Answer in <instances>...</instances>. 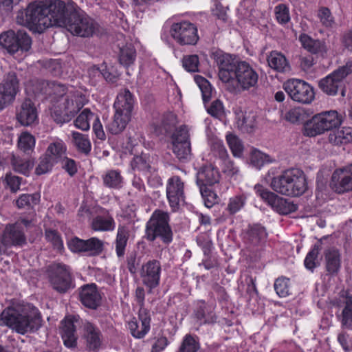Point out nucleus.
Wrapping results in <instances>:
<instances>
[{"instance_id":"f257e3e1","label":"nucleus","mask_w":352,"mask_h":352,"mask_svg":"<svg viewBox=\"0 0 352 352\" xmlns=\"http://www.w3.org/2000/svg\"><path fill=\"white\" fill-rule=\"evenodd\" d=\"M42 325V317L34 307H8L0 314V326H7L19 334L34 333Z\"/></svg>"},{"instance_id":"f03ea898","label":"nucleus","mask_w":352,"mask_h":352,"mask_svg":"<svg viewBox=\"0 0 352 352\" xmlns=\"http://www.w3.org/2000/svg\"><path fill=\"white\" fill-rule=\"evenodd\" d=\"M270 186L279 194L299 197L307 190L306 175L300 168H289L274 177L271 180Z\"/></svg>"},{"instance_id":"7ed1b4c3","label":"nucleus","mask_w":352,"mask_h":352,"mask_svg":"<svg viewBox=\"0 0 352 352\" xmlns=\"http://www.w3.org/2000/svg\"><path fill=\"white\" fill-rule=\"evenodd\" d=\"M16 19L19 24L40 33L51 27L47 5L43 3H30L26 9L18 12Z\"/></svg>"},{"instance_id":"20e7f679","label":"nucleus","mask_w":352,"mask_h":352,"mask_svg":"<svg viewBox=\"0 0 352 352\" xmlns=\"http://www.w3.org/2000/svg\"><path fill=\"white\" fill-rule=\"evenodd\" d=\"M168 212L155 210L146 222L144 238L151 242L159 239L166 245L170 244L173 238V233L169 225Z\"/></svg>"},{"instance_id":"39448f33","label":"nucleus","mask_w":352,"mask_h":352,"mask_svg":"<svg viewBox=\"0 0 352 352\" xmlns=\"http://www.w3.org/2000/svg\"><path fill=\"white\" fill-rule=\"evenodd\" d=\"M267 237L265 228L259 224L249 226L247 229L244 235V254L251 262H257L264 256Z\"/></svg>"},{"instance_id":"423d86ee","label":"nucleus","mask_w":352,"mask_h":352,"mask_svg":"<svg viewBox=\"0 0 352 352\" xmlns=\"http://www.w3.org/2000/svg\"><path fill=\"white\" fill-rule=\"evenodd\" d=\"M352 73V58L344 65L339 67L332 73L318 81V87L328 96H335L338 93L345 96V78Z\"/></svg>"},{"instance_id":"0eeeda50","label":"nucleus","mask_w":352,"mask_h":352,"mask_svg":"<svg viewBox=\"0 0 352 352\" xmlns=\"http://www.w3.org/2000/svg\"><path fill=\"white\" fill-rule=\"evenodd\" d=\"M32 213L30 217H21L13 224L6 226L1 239L5 247L19 246L27 243L25 232L34 226Z\"/></svg>"},{"instance_id":"6e6552de","label":"nucleus","mask_w":352,"mask_h":352,"mask_svg":"<svg viewBox=\"0 0 352 352\" xmlns=\"http://www.w3.org/2000/svg\"><path fill=\"white\" fill-rule=\"evenodd\" d=\"M99 25L87 15L78 6L65 26L73 35L80 37H91L99 32Z\"/></svg>"},{"instance_id":"1a4fd4ad","label":"nucleus","mask_w":352,"mask_h":352,"mask_svg":"<svg viewBox=\"0 0 352 352\" xmlns=\"http://www.w3.org/2000/svg\"><path fill=\"white\" fill-rule=\"evenodd\" d=\"M32 43V38L23 30H9L0 34V45L11 54L28 52Z\"/></svg>"},{"instance_id":"9d476101","label":"nucleus","mask_w":352,"mask_h":352,"mask_svg":"<svg viewBox=\"0 0 352 352\" xmlns=\"http://www.w3.org/2000/svg\"><path fill=\"white\" fill-rule=\"evenodd\" d=\"M78 6L72 0H53L47 5L52 26L65 28Z\"/></svg>"},{"instance_id":"9b49d317","label":"nucleus","mask_w":352,"mask_h":352,"mask_svg":"<svg viewBox=\"0 0 352 352\" xmlns=\"http://www.w3.org/2000/svg\"><path fill=\"white\" fill-rule=\"evenodd\" d=\"M232 80L236 82L237 87L230 89V91H249L252 88L257 87L258 74L257 72L246 61H241L234 72Z\"/></svg>"},{"instance_id":"f8f14e48","label":"nucleus","mask_w":352,"mask_h":352,"mask_svg":"<svg viewBox=\"0 0 352 352\" xmlns=\"http://www.w3.org/2000/svg\"><path fill=\"white\" fill-rule=\"evenodd\" d=\"M210 58L214 60L219 69V78L223 82H229L232 79V74L236 69L239 60L234 54H228L220 49H213Z\"/></svg>"},{"instance_id":"ddd939ff","label":"nucleus","mask_w":352,"mask_h":352,"mask_svg":"<svg viewBox=\"0 0 352 352\" xmlns=\"http://www.w3.org/2000/svg\"><path fill=\"white\" fill-rule=\"evenodd\" d=\"M283 88L292 100L299 103L309 104L315 97L314 87L302 80L289 79L283 83Z\"/></svg>"},{"instance_id":"4468645a","label":"nucleus","mask_w":352,"mask_h":352,"mask_svg":"<svg viewBox=\"0 0 352 352\" xmlns=\"http://www.w3.org/2000/svg\"><path fill=\"white\" fill-rule=\"evenodd\" d=\"M47 275L53 289L60 293H65L73 287L69 269L64 264L52 263L47 268Z\"/></svg>"},{"instance_id":"2eb2a0df","label":"nucleus","mask_w":352,"mask_h":352,"mask_svg":"<svg viewBox=\"0 0 352 352\" xmlns=\"http://www.w3.org/2000/svg\"><path fill=\"white\" fill-rule=\"evenodd\" d=\"M256 193L270 205L275 211L281 214H287L298 209L296 204L270 191L261 184L254 186Z\"/></svg>"},{"instance_id":"dca6fc26","label":"nucleus","mask_w":352,"mask_h":352,"mask_svg":"<svg viewBox=\"0 0 352 352\" xmlns=\"http://www.w3.org/2000/svg\"><path fill=\"white\" fill-rule=\"evenodd\" d=\"M170 33L172 38L181 45H195L199 39L197 26L188 21L173 23Z\"/></svg>"},{"instance_id":"f3484780","label":"nucleus","mask_w":352,"mask_h":352,"mask_svg":"<svg viewBox=\"0 0 352 352\" xmlns=\"http://www.w3.org/2000/svg\"><path fill=\"white\" fill-rule=\"evenodd\" d=\"M81 320L79 316L69 315L60 322L59 333L66 347L69 349L76 348L78 338L76 325L81 324Z\"/></svg>"},{"instance_id":"a211bd4d","label":"nucleus","mask_w":352,"mask_h":352,"mask_svg":"<svg viewBox=\"0 0 352 352\" xmlns=\"http://www.w3.org/2000/svg\"><path fill=\"white\" fill-rule=\"evenodd\" d=\"M161 272V263L155 259L149 260L142 265L140 275L148 293H152L153 289L159 286Z\"/></svg>"},{"instance_id":"6ab92c4d","label":"nucleus","mask_w":352,"mask_h":352,"mask_svg":"<svg viewBox=\"0 0 352 352\" xmlns=\"http://www.w3.org/2000/svg\"><path fill=\"white\" fill-rule=\"evenodd\" d=\"M68 247L73 252H84L87 256H95L102 252L104 243L96 237L83 240L75 236L68 241Z\"/></svg>"},{"instance_id":"aec40b11","label":"nucleus","mask_w":352,"mask_h":352,"mask_svg":"<svg viewBox=\"0 0 352 352\" xmlns=\"http://www.w3.org/2000/svg\"><path fill=\"white\" fill-rule=\"evenodd\" d=\"M81 327L86 350L89 352H98L103 344V336L100 329L86 320H81Z\"/></svg>"},{"instance_id":"412c9836","label":"nucleus","mask_w":352,"mask_h":352,"mask_svg":"<svg viewBox=\"0 0 352 352\" xmlns=\"http://www.w3.org/2000/svg\"><path fill=\"white\" fill-rule=\"evenodd\" d=\"M166 197L174 212L179 209L181 204L185 203L184 184L179 176L175 175L168 179Z\"/></svg>"},{"instance_id":"4be33fe9","label":"nucleus","mask_w":352,"mask_h":352,"mask_svg":"<svg viewBox=\"0 0 352 352\" xmlns=\"http://www.w3.org/2000/svg\"><path fill=\"white\" fill-rule=\"evenodd\" d=\"M330 186L338 194L352 190V164L336 170L331 176Z\"/></svg>"},{"instance_id":"5701e85b","label":"nucleus","mask_w":352,"mask_h":352,"mask_svg":"<svg viewBox=\"0 0 352 352\" xmlns=\"http://www.w3.org/2000/svg\"><path fill=\"white\" fill-rule=\"evenodd\" d=\"M220 173L212 164L202 166L197 173V184L201 193H206V189L219 182Z\"/></svg>"},{"instance_id":"b1692460","label":"nucleus","mask_w":352,"mask_h":352,"mask_svg":"<svg viewBox=\"0 0 352 352\" xmlns=\"http://www.w3.org/2000/svg\"><path fill=\"white\" fill-rule=\"evenodd\" d=\"M81 303L91 309H96L101 305L102 296L95 283L84 285L79 290Z\"/></svg>"},{"instance_id":"393cba45","label":"nucleus","mask_w":352,"mask_h":352,"mask_svg":"<svg viewBox=\"0 0 352 352\" xmlns=\"http://www.w3.org/2000/svg\"><path fill=\"white\" fill-rule=\"evenodd\" d=\"M16 119L23 126H30L37 122V110L30 99L27 98L22 102L17 111Z\"/></svg>"},{"instance_id":"a878e982","label":"nucleus","mask_w":352,"mask_h":352,"mask_svg":"<svg viewBox=\"0 0 352 352\" xmlns=\"http://www.w3.org/2000/svg\"><path fill=\"white\" fill-rule=\"evenodd\" d=\"M134 106L133 94L128 89L121 90L118 94L113 107L116 112L131 118V113Z\"/></svg>"},{"instance_id":"bb28decb","label":"nucleus","mask_w":352,"mask_h":352,"mask_svg":"<svg viewBox=\"0 0 352 352\" xmlns=\"http://www.w3.org/2000/svg\"><path fill=\"white\" fill-rule=\"evenodd\" d=\"M299 41L302 47L311 54L324 56L328 48L324 40L314 39L309 35L302 33L299 36Z\"/></svg>"},{"instance_id":"cd10ccee","label":"nucleus","mask_w":352,"mask_h":352,"mask_svg":"<svg viewBox=\"0 0 352 352\" xmlns=\"http://www.w3.org/2000/svg\"><path fill=\"white\" fill-rule=\"evenodd\" d=\"M0 91L11 101L14 102L19 91V80L15 72L7 73L0 83Z\"/></svg>"},{"instance_id":"c85d7f7f","label":"nucleus","mask_w":352,"mask_h":352,"mask_svg":"<svg viewBox=\"0 0 352 352\" xmlns=\"http://www.w3.org/2000/svg\"><path fill=\"white\" fill-rule=\"evenodd\" d=\"M139 319L141 321V330H138V324L137 321H131L129 323V329L132 336L136 338H142L150 329L151 316L149 311L144 307V305L140 307L138 313Z\"/></svg>"},{"instance_id":"c756f323","label":"nucleus","mask_w":352,"mask_h":352,"mask_svg":"<svg viewBox=\"0 0 352 352\" xmlns=\"http://www.w3.org/2000/svg\"><path fill=\"white\" fill-rule=\"evenodd\" d=\"M177 116L172 112H167L162 116L160 122L153 124L154 133L160 136H168L176 129Z\"/></svg>"},{"instance_id":"7c9ffc66","label":"nucleus","mask_w":352,"mask_h":352,"mask_svg":"<svg viewBox=\"0 0 352 352\" xmlns=\"http://www.w3.org/2000/svg\"><path fill=\"white\" fill-rule=\"evenodd\" d=\"M65 111L67 113V118L71 121L78 112L83 107V98L82 96L67 95L59 101Z\"/></svg>"},{"instance_id":"2f4dec72","label":"nucleus","mask_w":352,"mask_h":352,"mask_svg":"<svg viewBox=\"0 0 352 352\" xmlns=\"http://www.w3.org/2000/svg\"><path fill=\"white\" fill-rule=\"evenodd\" d=\"M214 309V307L212 305L207 304L204 300H200L197 301L195 316L198 320L204 324L214 323L217 320Z\"/></svg>"},{"instance_id":"473e14b6","label":"nucleus","mask_w":352,"mask_h":352,"mask_svg":"<svg viewBox=\"0 0 352 352\" xmlns=\"http://www.w3.org/2000/svg\"><path fill=\"white\" fill-rule=\"evenodd\" d=\"M325 267L329 274H336L338 272L340 265V254L336 248H329L324 251Z\"/></svg>"},{"instance_id":"72a5a7b5","label":"nucleus","mask_w":352,"mask_h":352,"mask_svg":"<svg viewBox=\"0 0 352 352\" xmlns=\"http://www.w3.org/2000/svg\"><path fill=\"white\" fill-rule=\"evenodd\" d=\"M327 131L320 113L314 116L311 119L306 121L304 125V135L315 137Z\"/></svg>"},{"instance_id":"f704fd0d","label":"nucleus","mask_w":352,"mask_h":352,"mask_svg":"<svg viewBox=\"0 0 352 352\" xmlns=\"http://www.w3.org/2000/svg\"><path fill=\"white\" fill-rule=\"evenodd\" d=\"M45 153L58 164L66 156L67 146L62 140L56 139L49 144Z\"/></svg>"},{"instance_id":"c9c22d12","label":"nucleus","mask_w":352,"mask_h":352,"mask_svg":"<svg viewBox=\"0 0 352 352\" xmlns=\"http://www.w3.org/2000/svg\"><path fill=\"white\" fill-rule=\"evenodd\" d=\"M267 60L269 66L278 72L284 73L290 69L289 62L281 52L272 51Z\"/></svg>"},{"instance_id":"e433bc0d","label":"nucleus","mask_w":352,"mask_h":352,"mask_svg":"<svg viewBox=\"0 0 352 352\" xmlns=\"http://www.w3.org/2000/svg\"><path fill=\"white\" fill-rule=\"evenodd\" d=\"M328 139L334 145L352 143V128L343 127L342 129L333 131L329 133Z\"/></svg>"},{"instance_id":"4c0bfd02","label":"nucleus","mask_w":352,"mask_h":352,"mask_svg":"<svg viewBox=\"0 0 352 352\" xmlns=\"http://www.w3.org/2000/svg\"><path fill=\"white\" fill-rule=\"evenodd\" d=\"M129 237V232L128 228L124 226H119L115 241L116 252L118 257H124Z\"/></svg>"},{"instance_id":"58836bf2","label":"nucleus","mask_w":352,"mask_h":352,"mask_svg":"<svg viewBox=\"0 0 352 352\" xmlns=\"http://www.w3.org/2000/svg\"><path fill=\"white\" fill-rule=\"evenodd\" d=\"M72 142L77 151L85 155H88L91 150V144L87 135L74 131L72 133Z\"/></svg>"},{"instance_id":"ea45409f","label":"nucleus","mask_w":352,"mask_h":352,"mask_svg":"<svg viewBox=\"0 0 352 352\" xmlns=\"http://www.w3.org/2000/svg\"><path fill=\"white\" fill-rule=\"evenodd\" d=\"M136 58V50L134 46L129 43L120 47L118 60L120 63L127 67L133 64Z\"/></svg>"},{"instance_id":"a19ab883","label":"nucleus","mask_w":352,"mask_h":352,"mask_svg":"<svg viewBox=\"0 0 352 352\" xmlns=\"http://www.w3.org/2000/svg\"><path fill=\"white\" fill-rule=\"evenodd\" d=\"M102 179L104 186L107 188L120 189L123 186V177H122L119 170H108L103 175Z\"/></svg>"},{"instance_id":"79ce46f5","label":"nucleus","mask_w":352,"mask_h":352,"mask_svg":"<svg viewBox=\"0 0 352 352\" xmlns=\"http://www.w3.org/2000/svg\"><path fill=\"white\" fill-rule=\"evenodd\" d=\"M10 163L14 171L23 175H28L34 166V162L32 160L23 159L14 154L11 156Z\"/></svg>"},{"instance_id":"37998d69","label":"nucleus","mask_w":352,"mask_h":352,"mask_svg":"<svg viewBox=\"0 0 352 352\" xmlns=\"http://www.w3.org/2000/svg\"><path fill=\"white\" fill-rule=\"evenodd\" d=\"M172 150L176 157L183 162L188 161L192 156L190 142L172 143Z\"/></svg>"},{"instance_id":"c03bdc74","label":"nucleus","mask_w":352,"mask_h":352,"mask_svg":"<svg viewBox=\"0 0 352 352\" xmlns=\"http://www.w3.org/2000/svg\"><path fill=\"white\" fill-rule=\"evenodd\" d=\"M131 120L129 117L116 112L113 120L108 124L107 129L111 134H119L126 128Z\"/></svg>"},{"instance_id":"a18cd8bd","label":"nucleus","mask_w":352,"mask_h":352,"mask_svg":"<svg viewBox=\"0 0 352 352\" xmlns=\"http://www.w3.org/2000/svg\"><path fill=\"white\" fill-rule=\"evenodd\" d=\"M256 115L253 112H245L242 118H239L237 124L239 129L248 133H252L256 126Z\"/></svg>"},{"instance_id":"49530a36","label":"nucleus","mask_w":352,"mask_h":352,"mask_svg":"<svg viewBox=\"0 0 352 352\" xmlns=\"http://www.w3.org/2000/svg\"><path fill=\"white\" fill-rule=\"evenodd\" d=\"M93 230L96 231L113 230L115 227V222L112 217L97 216L91 223Z\"/></svg>"},{"instance_id":"de8ad7c7","label":"nucleus","mask_w":352,"mask_h":352,"mask_svg":"<svg viewBox=\"0 0 352 352\" xmlns=\"http://www.w3.org/2000/svg\"><path fill=\"white\" fill-rule=\"evenodd\" d=\"M41 199V195L38 192L33 194H22L16 200V205L19 208L25 207L33 208L34 206L38 204Z\"/></svg>"},{"instance_id":"09e8293b","label":"nucleus","mask_w":352,"mask_h":352,"mask_svg":"<svg viewBox=\"0 0 352 352\" xmlns=\"http://www.w3.org/2000/svg\"><path fill=\"white\" fill-rule=\"evenodd\" d=\"M327 131H331L341 124V118L336 111H322L320 113Z\"/></svg>"},{"instance_id":"8fccbe9b","label":"nucleus","mask_w":352,"mask_h":352,"mask_svg":"<svg viewBox=\"0 0 352 352\" xmlns=\"http://www.w3.org/2000/svg\"><path fill=\"white\" fill-rule=\"evenodd\" d=\"M96 116L90 109H85L74 120V125L79 129L87 131L90 128L89 121L94 120Z\"/></svg>"},{"instance_id":"3c124183","label":"nucleus","mask_w":352,"mask_h":352,"mask_svg":"<svg viewBox=\"0 0 352 352\" xmlns=\"http://www.w3.org/2000/svg\"><path fill=\"white\" fill-rule=\"evenodd\" d=\"M35 146V138L29 133H23L20 135L18 141L19 148L27 154L33 152Z\"/></svg>"},{"instance_id":"603ef678","label":"nucleus","mask_w":352,"mask_h":352,"mask_svg":"<svg viewBox=\"0 0 352 352\" xmlns=\"http://www.w3.org/2000/svg\"><path fill=\"white\" fill-rule=\"evenodd\" d=\"M131 166L133 170L148 171L151 168L148 155L142 153L140 155L134 156L131 161Z\"/></svg>"},{"instance_id":"864d4df0","label":"nucleus","mask_w":352,"mask_h":352,"mask_svg":"<svg viewBox=\"0 0 352 352\" xmlns=\"http://www.w3.org/2000/svg\"><path fill=\"white\" fill-rule=\"evenodd\" d=\"M309 113L302 107H295L290 109L285 115V119L292 123H299L306 120Z\"/></svg>"},{"instance_id":"5fc2aeb1","label":"nucleus","mask_w":352,"mask_h":352,"mask_svg":"<svg viewBox=\"0 0 352 352\" xmlns=\"http://www.w3.org/2000/svg\"><path fill=\"white\" fill-rule=\"evenodd\" d=\"M274 287L277 295L285 298L291 294L290 280L285 276H280L275 280Z\"/></svg>"},{"instance_id":"6e6d98bb","label":"nucleus","mask_w":352,"mask_h":352,"mask_svg":"<svg viewBox=\"0 0 352 352\" xmlns=\"http://www.w3.org/2000/svg\"><path fill=\"white\" fill-rule=\"evenodd\" d=\"M317 16L321 24L327 28H332L336 24L335 19L327 7H320L318 10Z\"/></svg>"},{"instance_id":"4d7b16f0","label":"nucleus","mask_w":352,"mask_h":352,"mask_svg":"<svg viewBox=\"0 0 352 352\" xmlns=\"http://www.w3.org/2000/svg\"><path fill=\"white\" fill-rule=\"evenodd\" d=\"M195 80L201 91L204 102L206 103L210 100L212 96V87L210 82L198 75L195 76Z\"/></svg>"},{"instance_id":"13d9d810","label":"nucleus","mask_w":352,"mask_h":352,"mask_svg":"<svg viewBox=\"0 0 352 352\" xmlns=\"http://www.w3.org/2000/svg\"><path fill=\"white\" fill-rule=\"evenodd\" d=\"M94 71L101 74L106 81L111 84L116 83L120 79V73L118 72L113 67H107V66H104V67L102 69H100L99 67H94Z\"/></svg>"},{"instance_id":"bf43d9fd","label":"nucleus","mask_w":352,"mask_h":352,"mask_svg":"<svg viewBox=\"0 0 352 352\" xmlns=\"http://www.w3.org/2000/svg\"><path fill=\"white\" fill-rule=\"evenodd\" d=\"M228 146L235 157H241L243 152V145L241 140L235 135L230 133L226 135Z\"/></svg>"},{"instance_id":"052dcab7","label":"nucleus","mask_w":352,"mask_h":352,"mask_svg":"<svg viewBox=\"0 0 352 352\" xmlns=\"http://www.w3.org/2000/svg\"><path fill=\"white\" fill-rule=\"evenodd\" d=\"M41 85L44 88L43 94L46 95H63L65 91V87L56 81H43Z\"/></svg>"},{"instance_id":"680f3d73","label":"nucleus","mask_w":352,"mask_h":352,"mask_svg":"<svg viewBox=\"0 0 352 352\" xmlns=\"http://www.w3.org/2000/svg\"><path fill=\"white\" fill-rule=\"evenodd\" d=\"M321 249V241H318L316 243L313 248L307 254L304 264L307 269L313 271L316 267V260L319 254V251Z\"/></svg>"},{"instance_id":"e2e57ef3","label":"nucleus","mask_w":352,"mask_h":352,"mask_svg":"<svg viewBox=\"0 0 352 352\" xmlns=\"http://www.w3.org/2000/svg\"><path fill=\"white\" fill-rule=\"evenodd\" d=\"M56 163L44 153L39 159V163L35 169V173L38 175L47 173L51 171Z\"/></svg>"},{"instance_id":"0e129e2a","label":"nucleus","mask_w":352,"mask_h":352,"mask_svg":"<svg viewBox=\"0 0 352 352\" xmlns=\"http://www.w3.org/2000/svg\"><path fill=\"white\" fill-rule=\"evenodd\" d=\"M45 236L46 240L52 244L54 249L59 251L63 249V242L58 231L52 229H46Z\"/></svg>"},{"instance_id":"69168bd1","label":"nucleus","mask_w":352,"mask_h":352,"mask_svg":"<svg viewBox=\"0 0 352 352\" xmlns=\"http://www.w3.org/2000/svg\"><path fill=\"white\" fill-rule=\"evenodd\" d=\"M170 135L172 143H175L176 142H190L189 129L186 125H182L177 128Z\"/></svg>"},{"instance_id":"338daca9","label":"nucleus","mask_w":352,"mask_h":352,"mask_svg":"<svg viewBox=\"0 0 352 352\" xmlns=\"http://www.w3.org/2000/svg\"><path fill=\"white\" fill-rule=\"evenodd\" d=\"M199 349V342L190 334H188L184 337L179 347V352H197Z\"/></svg>"},{"instance_id":"774afa93","label":"nucleus","mask_w":352,"mask_h":352,"mask_svg":"<svg viewBox=\"0 0 352 352\" xmlns=\"http://www.w3.org/2000/svg\"><path fill=\"white\" fill-rule=\"evenodd\" d=\"M342 324L347 328H352V298H347L342 312Z\"/></svg>"}]
</instances>
